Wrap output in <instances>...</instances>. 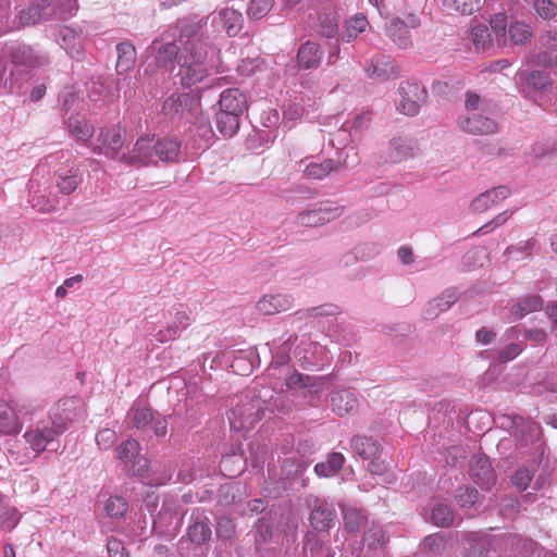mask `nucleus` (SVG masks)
<instances>
[{
  "label": "nucleus",
  "mask_w": 557,
  "mask_h": 557,
  "mask_svg": "<svg viewBox=\"0 0 557 557\" xmlns=\"http://www.w3.org/2000/svg\"><path fill=\"white\" fill-rule=\"evenodd\" d=\"M53 18V9L49 0H32L18 14L21 26H32L45 20Z\"/></svg>",
  "instance_id": "16"
},
{
  "label": "nucleus",
  "mask_w": 557,
  "mask_h": 557,
  "mask_svg": "<svg viewBox=\"0 0 557 557\" xmlns=\"http://www.w3.org/2000/svg\"><path fill=\"white\" fill-rule=\"evenodd\" d=\"M343 152H338V161H334L332 159H326L322 162H311L309 163L306 169L304 170V173L306 177L312 178V180H322L325 176H327L332 172H338L343 168L347 166V157L346 153L345 158L342 160Z\"/></svg>",
  "instance_id": "23"
},
{
  "label": "nucleus",
  "mask_w": 557,
  "mask_h": 557,
  "mask_svg": "<svg viewBox=\"0 0 557 557\" xmlns=\"http://www.w3.org/2000/svg\"><path fill=\"white\" fill-rule=\"evenodd\" d=\"M239 117L240 115H237L236 113L220 110L215 116L218 131L224 137H232L239 128Z\"/></svg>",
  "instance_id": "38"
},
{
  "label": "nucleus",
  "mask_w": 557,
  "mask_h": 557,
  "mask_svg": "<svg viewBox=\"0 0 557 557\" xmlns=\"http://www.w3.org/2000/svg\"><path fill=\"white\" fill-rule=\"evenodd\" d=\"M240 484L225 483L218 491V504L224 507L235 504L239 497Z\"/></svg>",
  "instance_id": "45"
},
{
  "label": "nucleus",
  "mask_w": 557,
  "mask_h": 557,
  "mask_svg": "<svg viewBox=\"0 0 557 557\" xmlns=\"http://www.w3.org/2000/svg\"><path fill=\"white\" fill-rule=\"evenodd\" d=\"M520 335H523L524 338L535 343H543L547 337V334L543 329L522 330L520 326H513L505 333L507 339H517Z\"/></svg>",
  "instance_id": "41"
},
{
  "label": "nucleus",
  "mask_w": 557,
  "mask_h": 557,
  "mask_svg": "<svg viewBox=\"0 0 557 557\" xmlns=\"http://www.w3.org/2000/svg\"><path fill=\"white\" fill-rule=\"evenodd\" d=\"M198 111V99L187 92L172 94L161 107V113L173 123L191 122Z\"/></svg>",
  "instance_id": "5"
},
{
  "label": "nucleus",
  "mask_w": 557,
  "mask_h": 557,
  "mask_svg": "<svg viewBox=\"0 0 557 557\" xmlns=\"http://www.w3.org/2000/svg\"><path fill=\"white\" fill-rule=\"evenodd\" d=\"M432 521L442 528H448L454 521V512L450 506L437 504L432 510Z\"/></svg>",
  "instance_id": "48"
},
{
  "label": "nucleus",
  "mask_w": 557,
  "mask_h": 557,
  "mask_svg": "<svg viewBox=\"0 0 557 557\" xmlns=\"http://www.w3.org/2000/svg\"><path fill=\"white\" fill-rule=\"evenodd\" d=\"M364 71L369 78L385 82L400 75L399 66L386 55H375L367 62Z\"/></svg>",
  "instance_id": "14"
},
{
  "label": "nucleus",
  "mask_w": 557,
  "mask_h": 557,
  "mask_svg": "<svg viewBox=\"0 0 557 557\" xmlns=\"http://www.w3.org/2000/svg\"><path fill=\"white\" fill-rule=\"evenodd\" d=\"M294 305V297L288 294H265L257 302L259 312L273 315L289 310Z\"/></svg>",
  "instance_id": "19"
},
{
  "label": "nucleus",
  "mask_w": 557,
  "mask_h": 557,
  "mask_svg": "<svg viewBox=\"0 0 557 557\" xmlns=\"http://www.w3.org/2000/svg\"><path fill=\"white\" fill-rule=\"evenodd\" d=\"M345 457L341 453H332L324 462L314 467V472L321 478H329L336 474L344 466Z\"/></svg>",
  "instance_id": "39"
},
{
  "label": "nucleus",
  "mask_w": 557,
  "mask_h": 557,
  "mask_svg": "<svg viewBox=\"0 0 557 557\" xmlns=\"http://www.w3.org/2000/svg\"><path fill=\"white\" fill-rule=\"evenodd\" d=\"M311 319L334 317L342 313L339 306L335 304H323L310 307Z\"/></svg>",
  "instance_id": "60"
},
{
  "label": "nucleus",
  "mask_w": 557,
  "mask_h": 557,
  "mask_svg": "<svg viewBox=\"0 0 557 557\" xmlns=\"http://www.w3.org/2000/svg\"><path fill=\"white\" fill-rule=\"evenodd\" d=\"M154 420V416L149 408H137L134 411V416L132 419L133 425L137 429H143L147 426Z\"/></svg>",
  "instance_id": "63"
},
{
  "label": "nucleus",
  "mask_w": 557,
  "mask_h": 557,
  "mask_svg": "<svg viewBox=\"0 0 557 557\" xmlns=\"http://www.w3.org/2000/svg\"><path fill=\"white\" fill-rule=\"evenodd\" d=\"M297 338L298 337L295 334L289 335L282 344L280 350L273 357L272 363H275L276 366L287 364L290 360L289 350L297 341Z\"/></svg>",
  "instance_id": "57"
},
{
  "label": "nucleus",
  "mask_w": 557,
  "mask_h": 557,
  "mask_svg": "<svg viewBox=\"0 0 557 557\" xmlns=\"http://www.w3.org/2000/svg\"><path fill=\"white\" fill-rule=\"evenodd\" d=\"M350 140V131L347 125H343L339 129L331 134L330 144L341 150L345 148Z\"/></svg>",
  "instance_id": "61"
},
{
  "label": "nucleus",
  "mask_w": 557,
  "mask_h": 557,
  "mask_svg": "<svg viewBox=\"0 0 557 557\" xmlns=\"http://www.w3.org/2000/svg\"><path fill=\"white\" fill-rule=\"evenodd\" d=\"M459 298V293L456 288L445 289L438 297L430 300L424 309L423 315L425 319L433 320L441 312L448 310Z\"/></svg>",
  "instance_id": "22"
},
{
  "label": "nucleus",
  "mask_w": 557,
  "mask_h": 557,
  "mask_svg": "<svg viewBox=\"0 0 557 557\" xmlns=\"http://www.w3.org/2000/svg\"><path fill=\"white\" fill-rule=\"evenodd\" d=\"M9 58L14 65L37 69L49 63V57L30 45L14 44L9 48Z\"/></svg>",
  "instance_id": "10"
},
{
  "label": "nucleus",
  "mask_w": 557,
  "mask_h": 557,
  "mask_svg": "<svg viewBox=\"0 0 557 557\" xmlns=\"http://www.w3.org/2000/svg\"><path fill=\"white\" fill-rule=\"evenodd\" d=\"M533 247H534V240L528 239L524 242H520L517 245L509 246L506 249L505 255L508 258H511L515 260H521L523 258L531 257Z\"/></svg>",
  "instance_id": "53"
},
{
  "label": "nucleus",
  "mask_w": 557,
  "mask_h": 557,
  "mask_svg": "<svg viewBox=\"0 0 557 557\" xmlns=\"http://www.w3.org/2000/svg\"><path fill=\"white\" fill-rule=\"evenodd\" d=\"M351 450L362 459L374 458L381 451V445L372 436L354 435L350 438Z\"/></svg>",
  "instance_id": "30"
},
{
  "label": "nucleus",
  "mask_w": 557,
  "mask_h": 557,
  "mask_svg": "<svg viewBox=\"0 0 557 557\" xmlns=\"http://www.w3.org/2000/svg\"><path fill=\"white\" fill-rule=\"evenodd\" d=\"M543 304L542 297L537 295L528 296L516 306V312H519L520 318H522L530 312L541 310Z\"/></svg>",
  "instance_id": "56"
},
{
  "label": "nucleus",
  "mask_w": 557,
  "mask_h": 557,
  "mask_svg": "<svg viewBox=\"0 0 557 557\" xmlns=\"http://www.w3.org/2000/svg\"><path fill=\"white\" fill-rule=\"evenodd\" d=\"M60 46L65 49L67 54L81 61L84 58V48L79 36L70 28L60 32Z\"/></svg>",
  "instance_id": "35"
},
{
  "label": "nucleus",
  "mask_w": 557,
  "mask_h": 557,
  "mask_svg": "<svg viewBox=\"0 0 557 557\" xmlns=\"http://www.w3.org/2000/svg\"><path fill=\"white\" fill-rule=\"evenodd\" d=\"M181 141L176 138L164 137L157 138L154 154H157V162H176L181 156Z\"/></svg>",
  "instance_id": "31"
},
{
  "label": "nucleus",
  "mask_w": 557,
  "mask_h": 557,
  "mask_svg": "<svg viewBox=\"0 0 557 557\" xmlns=\"http://www.w3.org/2000/svg\"><path fill=\"white\" fill-rule=\"evenodd\" d=\"M510 196V189L506 186H497L480 194L471 202V210L476 213L486 211Z\"/></svg>",
  "instance_id": "21"
},
{
  "label": "nucleus",
  "mask_w": 557,
  "mask_h": 557,
  "mask_svg": "<svg viewBox=\"0 0 557 557\" xmlns=\"http://www.w3.org/2000/svg\"><path fill=\"white\" fill-rule=\"evenodd\" d=\"M124 132L119 127L102 128L96 138L92 151L98 154H103L109 159H116L120 154V150L124 146Z\"/></svg>",
  "instance_id": "11"
},
{
  "label": "nucleus",
  "mask_w": 557,
  "mask_h": 557,
  "mask_svg": "<svg viewBox=\"0 0 557 557\" xmlns=\"http://www.w3.org/2000/svg\"><path fill=\"white\" fill-rule=\"evenodd\" d=\"M30 202L34 208H37L38 211L41 212H51L57 209V197H48L45 194H42L40 190L34 191Z\"/></svg>",
  "instance_id": "54"
},
{
  "label": "nucleus",
  "mask_w": 557,
  "mask_h": 557,
  "mask_svg": "<svg viewBox=\"0 0 557 557\" xmlns=\"http://www.w3.org/2000/svg\"><path fill=\"white\" fill-rule=\"evenodd\" d=\"M397 110L408 116H416L428 101V90L417 81L400 82Z\"/></svg>",
  "instance_id": "6"
},
{
  "label": "nucleus",
  "mask_w": 557,
  "mask_h": 557,
  "mask_svg": "<svg viewBox=\"0 0 557 557\" xmlns=\"http://www.w3.org/2000/svg\"><path fill=\"white\" fill-rule=\"evenodd\" d=\"M320 34L326 38H334L338 33V21L335 13H321L319 15Z\"/></svg>",
  "instance_id": "47"
},
{
  "label": "nucleus",
  "mask_w": 557,
  "mask_h": 557,
  "mask_svg": "<svg viewBox=\"0 0 557 557\" xmlns=\"http://www.w3.org/2000/svg\"><path fill=\"white\" fill-rule=\"evenodd\" d=\"M21 516L16 508L11 507L5 499L0 506V529L11 531L18 523Z\"/></svg>",
  "instance_id": "42"
},
{
  "label": "nucleus",
  "mask_w": 557,
  "mask_h": 557,
  "mask_svg": "<svg viewBox=\"0 0 557 557\" xmlns=\"http://www.w3.org/2000/svg\"><path fill=\"white\" fill-rule=\"evenodd\" d=\"M53 9V18L67 20L78 11L77 0H49Z\"/></svg>",
  "instance_id": "40"
},
{
  "label": "nucleus",
  "mask_w": 557,
  "mask_h": 557,
  "mask_svg": "<svg viewBox=\"0 0 557 557\" xmlns=\"http://www.w3.org/2000/svg\"><path fill=\"white\" fill-rule=\"evenodd\" d=\"M117 441V435L114 430L104 428L97 432L96 443L100 449L107 450L112 447Z\"/></svg>",
  "instance_id": "59"
},
{
  "label": "nucleus",
  "mask_w": 557,
  "mask_h": 557,
  "mask_svg": "<svg viewBox=\"0 0 557 557\" xmlns=\"http://www.w3.org/2000/svg\"><path fill=\"white\" fill-rule=\"evenodd\" d=\"M367 522V516L363 510L347 508L344 510L345 528L349 532H358Z\"/></svg>",
  "instance_id": "44"
},
{
  "label": "nucleus",
  "mask_w": 557,
  "mask_h": 557,
  "mask_svg": "<svg viewBox=\"0 0 557 557\" xmlns=\"http://www.w3.org/2000/svg\"><path fill=\"white\" fill-rule=\"evenodd\" d=\"M422 549L432 554L441 555L446 549V541L443 534L434 533L424 537L422 542Z\"/></svg>",
  "instance_id": "50"
},
{
  "label": "nucleus",
  "mask_w": 557,
  "mask_h": 557,
  "mask_svg": "<svg viewBox=\"0 0 557 557\" xmlns=\"http://www.w3.org/2000/svg\"><path fill=\"white\" fill-rule=\"evenodd\" d=\"M491 27L499 45H507V16L505 13H497L491 17Z\"/></svg>",
  "instance_id": "51"
},
{
  "label": "nucleus",
  "mask_w": 557,
  "mask_h": 557,
  "mask_svg": "<svg viewBox=\"0 0 557 557\" xmlns=\"http://www.w3.org/2000/svg\"><path fill=\"white\" fill-rule=\"evenodd\" d=\"M22 430V422L16 410L8 403L0 400V433L4 435L17 434Z\"/></svg>",
  "instance_id": "32"
},
{
  "label": "nucleus",
  "mask_w": 557,
  "mask_h": 557,
  "mask_svg": "<svg viewBox=\"0 0 557 557\" xmlns=\"http://www.w3.org/2000/svg\"><path fill=\"white\" fill-rule=\"evenodd\" d=\"M273 3V0H250L247 15L252 20H261L271 11Z\"/></svg>",
  "instance_id": "52"
},
{
  "label": "nucleus",
  "mask_w": 557,
  "mask_h": 557,
  "mask_svg": "<svg viewBox=\"0 0 557 557\" xmlns=\"http://www.w3.org/2000/svg\"><path fill=\"white\" fill-rule=\"evenodd\" d=\"M157 138L140 137L134 145V148L127 153H122L120 161L135 168L145 166L157 163V154H154Z\"/></svg>",
  "instance_id": "8"
},
{
  "label": "nucleus",
  "mask_w": 557,
  "mask_h": 557,
  "mask_svg": "<svg viewBox=\"0 0 557 557\" xmlns=\"http://www.w3.org/2000/svg\"><path fill=\"white\" fill-rule=\"evenodd\" d=\"M219 104L222 111L242 115L247 108V98L238 88H227L221 94Z\"/></svg>",
  "instance_id": "29"
},
{
  "label": "nucleus",
  "mask_w": 557,
  "mask_h": 557,
  "mask_svg": "<svg viewBox=\"0 0 557 557\" xmlns=\"http://www.w3.org/2000/svg\"><path fill=\"white\" fill-rule=\"evenodd\" d=\"M534 476V470L529 467H520L512 475V484L520 490H527Z\"/></svg>",
  "instance_id": "58"
},
{
  "label": "nucleus",
  "mask_w": 557,
  "mask_h": 557,
  "mask_svg": "<svg viewBox=\"0 0 557 557\" xmlns=\"http://www.w3.org/2000/svg\"><path fill=\"white\" fill-rule=\"evenodd\" d=\"M331 405L333 411L343 417L356 413L359 407V401L351 391L338 389L332 394Z\"/></svg>",
  "instance_id": "27"
},
{
  "label": "nucleus",
  "mask_w": 557,
  "mask_h": 557,
  "mask_svg": "<svg viewBox=\"0 0 557 557\" xmlns=\"http://www.w3.org/2000/svg\"><path fill=\"white\" fill-rule=\"evenodd\" d=\"M65 124L69 133L79 141L87 143L94 135V126L82 115H71Z\"/></svg>",
  "instance_id": "34"
},
{
  "label": "nucleus",
  "mask_w": 557,
  "mask_h": 557,
  "mask_svg": "<svg viewBox=\"0 0 557 557\" xmlns=\"http://www.w3.org/2000/svg\"><path fill=\"white\" fill-rule=\"evenodd\" d=\"M117 51V62H116V71L119 74H123L133 69L136 61V50L135 47L128 42L123 41L116 46Z\"/></svg>",
  "instance_id": "36"
},
{
  "label": "nucleus",
  "mask_w": 557,
  "mask_h": 557,
  "mask_svg": "<svg viewBox=\"0 0 557 557\" xmlns=\"http://www.w3.org/2000/svg\"><path fill=\"white\" fill-rule=\"evenodd\" d=\"M470 474L476 484L490 490L496 483V472L485 455H474L470 461Z\"/></svg>",
  "instance_id": "15"
},
{
  "label": "nucleus",
  "mask_w": 557,
  "mask_h": 557,
  "mask_svg": "<svg viewBox=\"0 0 557 557\" xmlns=\"http://www.w3.org/2000/svg\"><path fill=\"white\" fill-rule=\"evenodd\" d=\"M186 536L190 543L201 546L211 540L212 531L208 517L202 512L191 513Z\"/></svg>",
  "instance_id": "17"
},
{
  "label": "nucleus",
  "mask_w": 557,
  "mask_h": 557,
  "mask_svg": "<svg viewBox=\"0 0 557 557\" xmlns=\"http://www.w3.org/2000/svg\"><path fill=\"white\" fill-rule=\"evenodd\" d=\"M337 513L333 505L321 502L314 506L310 515V523L318 532L329 530L335 522Z\"/></svg>",
  "instance_id": "24"
},
{
  "label": "nucleus",
  "mask_w": 557,
  "mask_h": 557,
  "mask_svg": "<svg viewBox=\"0 0 557 557\" xmlns=\"http://www.w3.org/2000/svg\"><path fill=\"white\" fill-rule=\"evenodd\" d=\"M207 18L185 17L178 20V42L182 46L178 58V76L185 87H191L208 75V53L211 48L208 37L202 35Z\"/></svg>",
  "instance_id": "1"
},
{
  "label": "nucleus",
  "mask_w": 557,
  "mask_h": 557,
  "mask_svg": "<svg viewBox=\"0 0 557 557\" xmlns=\"http://www.w3.org/2000/svg\"><path fill=\"white\" fill-rule=\"evenodd\" d=\"M472 41L478 50L486 51L492 46L491 30L485 25H475L471 29Z\"/></svg>",
  "instance_id": "46"
},
{
  "label": "nucleus",
  "mask_w": 557,
  "mask_h": 557,
  "mask_svg": "<svg viewBox=\"0 0 557 557\" xmlns=\"http://www.w3.org/2000/svg\"><path fill=\"white\" fill-rule=\"evenodd\" d=\"M128 504L122 496H111L104 505L107 515L111 518H122L127 511Z\"/></svg>",
  "instance_id": "49"
},
{
  "label": "nucleus",
  "mask_w": 557,
  "mask_h": 557,
  "mask_svg": "<svg viewBox=\"0 0 557 557\" xmlns=\"http://www.w3.org/2000/svg\"><path fill=\"white\" fill-rule=\"evenodd\" d=\"M311 381L312 376L301 374L297 371H293L285 379L286 386L290 389L304 388L306 386H309Z\"/></svg>",
  "instance_id": "62"
},
{
  "label": "nucleus",
  "mask_w": 557,
  "mask_h": 557,
  "mask_svg": "<svg viewBox=\"0 0 557 557\" xmlns=\"http://www.w3.org/2000/svg\"><path fill=\"white\" fill-rule=\"evenodd\" d=\"M46 163L53 169L55 184L64 195L72 194L79 185V169L67 152H58L46 158Z\"/></svg>",
  "instance_id": "4"
},
{
  "label": "nucleus",
  "mask_w": 557,
  "mask_h": 557,
  "mask_svg": "<svg viewBox=\"0 0 557 557\" xmlns=\"http://www.w3.org/2000/svg\"><path fill=\"white\" fill-rule=\"evenodd\" d=\"M344 208L325 201L313 205L310 209L297 214L296 221L300 226L317 227L324 225L343 214Z\"/></svg>",
  "instance_id": "7"
},
{
  "label": "nucleus",
  "mask_w": 557,
  "mask_h": 557,
  "mask_svg": "<svg viewBox=\"0 0 557 557\" xmlns=\"http://www.w3.org/2000/svg\"><path fill=\"white\" fill-rule=\"evenodd\" d=\"M533 33L531 27L523 22L510 23L507 29V45L523 46L531 40Z\"/></svg>",
  "instance_id": "37"
},
{
  "label": "nucleus",
  "mask_w": 557,
  "mask_h": 557,
  "mask_svg": "<svg viewBox=\"0 0 557 557\" xmlns=\"http://www.w3.org/2000/svg\"><path fill=\"white\" fill-rule=\"evenodd\" d=\"M511 434L521 446H528L539 438L540 429L535 422L527 421L522 417L517 416L511 421Z\"/></svg>",
  "instance_id": "25"
},
{
  "label": "nucleus",
  "mask_w": 557,
  "mask_h": 557,
  "mask_svg": "<svg viewBox=\"0 0 557 557\" xmlns=\"http://www.w3.org/2000/svg\"><path fill=\"white\" fill-rule=\"evenodd\" d=\"M267 409L265 400L260 394L250 392L237 404L230 412L228 420L232 428L236 430L251 429L258 421L264 417Z\"/></svg>",
  "instance_id": "3"
},
{
  "label": "nucleus",
  "mask_w": 557,
  "mask_h": 557,
  "mask_svg": "<svg viewBox=\"0 0 557 557\" xmlns=\"http://www.w3.org/2000/svg\"><path fill=\"white\" fill-rule=\"evenodd\" d=\"M69 401H59L53 409L50 421L39 423L35 430L27 431L24 438L36 453H42L46 449L58 451L60 448L59 437L66 431L67 424L72 421V416L66 413L63 408Z\"/></svg>",
  "instance_id": "2"
},
{
  "label": "nucleus",
  "mask_w": 557,
  "mask_h": 557,
  "mask_svg": "<svg viewBox=\"0 0 557 557\" xmlns=\"http://www.w3.org/2000/svg\"><path fill=\"white\" fill-rule=\"evenodd\" d=\"M368 20L364 15L358 14L355 17L347 21L345 32L342 36L343 40L350 42L357 38V36L366 30Z\"/></svg>",
  "instance_id": "43"
},
{
  "label": "nucleus",
  "mask_w": 557,
  "mask_h": 557,
  "mask_svg": "<svg viewBox=\"0 0 557 557\" xmlns=\"http://www.w3.org/2000/svg\"><path fill=\"white\" fill-rule=\"evenodd\" d=\"M420 26V18L416 14H408L403 20L400 17L393 18L386 26L387 36L401 49L411 46L410 29Z\"/></svg>",
  "instance_id": "12"
},
{
  "label": "nucleus",
  "mask_w": 557,
  "mask_h": 557,
  "mask_svg": "<svg viewBox=\"0 0 557 557\" xmlns=\"http://www.w3.org/2000/svg\"><path fill=\"white\" fill-rule=\"evenodd\" d=\"M139 443L129 438L123 442L117 448V458L127 466L134 474L144 476L148 472V460L139 455Z\"/></svg>",
  "instance_id": "13"
},
{
  "label": "nucleus",
  "mask_w": 557,
  "mask_h": 557,
  "mask_svg": "<svg viewBox=\"0 0 557 557\" xmlns=\"http://www.w3.org/2000/svg\"><path fill=\"white\" fill-rule=\"evenodd\" d=\"M521 89L530 95L533 91H546L552 86L550 73L547 71H521L518 74Z\"/></svg>",
  "instance_id": "18"
},
{
  "label": "nucleus",
  "mask_w": 557,
  "mask_h": 557,
  "mask_svg": "<svg viewBox=\"0 0 557 557\" xmlns=\"http://www.w3.org/2000/svg\"><path fill=\"white\" fill-rule=\"evenodd\" d=\"M478 496V490L470 486H460L456 492V500L463 508L472 507L476 503Z\"/></svg>",
  "instance_id": "55"
},
{
  "label": "nucleus",
  "mask_w": 557,
  "mask_h": 557,
  "mask_svg": "<svg viewBox=\"0 0 557 557\" xmlns=\"http://www.w3.org/2000/svg\"><path fill=\"white\" fill-rule=\"evenodd\" d=\"M213 23L220 24L230 37H235L243 28L244 16L235 9L225 8L213 16Z\"/></svg>",
  "instance_id": "26"
},
{
  "label": "nucleus",
  "mask_w": 557,
  "mask_h": 557,
  "mask_svg": "<svg viewBox=\"0 0 557 557\" xmlns=\"http://www.w3.org/2000/svg\"><path fill=\"white\" fill-rule=\"evenodd\" d=\"M416 144L409 138L397 137L389 141L388 158L391 162H401L414 156Z\"/></svg>",
  "instance_id": "33"
},
{
  "label": "nucleus",
  "mask_w": 557,
  "mask_h": 557,
  "mask_svg": "<svg viewBox=\"0 0 557 557\" xmlns=\"http://www.w3.org/2000/svg\"><path fill=\"white\" fill-rule=\"evenodd\" d=\"M457 124L465 133L474 136L494 135L499 132V124L491 116L481 112L460 115Z\"/></svg>",
  "instance_id": "9"
},
{
  "label": "nucleus",
  "mask_w": 557,
  "mask_h": 557,
  "mask_svg": "<svg viewBox=\"0 0 557 557\" xmlns=\"http://www.w3.org/2000/svg\"><path fill=\"white\" fill-rule=\"evenodd\" d=\"M534 9L545 20L552 18L557 14V4L552 0H535Z\"/></svg>",
  "instance_id": "64"
},
{
  "label": "nucleus",
  "mask_w": 557,
  "mask_h": 557,
  "mask_svg": "<svg viewBox=\"0 0 557 557\" xmlns=\"http://www.w3.org/2000/svg\"><path fill=\"white\" fill-rule=\"evenodd\" d=\"M149 51L154 57L157 66L165 71L173 70L174 62H178L181 54L175 42L160 44L158 40L150 45Z\"/></svg>",
  "instance_id": "20"
},
{
  "label": "nucleus",
  "mask_w": 557,
  "mask_h": 557,
  "mask_svg": "<svg viewBox=\"0 0 557 557\" xmlns=\"http://www.w3.org/2000/svg\"><path fill=\"white\" fill-rule=\"evenodd\" d=\"M322 57L323 51L320 45L308 40L298 48L297 64L304 70L315 69L320 65Z\"/></svg>",
  "instance_id": "28"
}]
</instances>
